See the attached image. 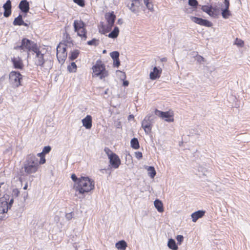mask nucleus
I'll use <instances>...</instances> for the list:
<instances>
[{"mask_svg": "<svg viewBox=\"0 0 250 250\" xmlns=\"http://www.w3.org/2000/svg\"><path fill=\"white\" fill-rule=\"evenodd\" d=\"M3 8L4 10L3 12V16L5 18L9 17L12 12V5L10 0H7L6 2L3 5Z\"/></svg>", "mask_w": 250, "mask_h": 250, "instance_id": "obj_14", "label": "nucleus"}, {"mask_svg": "<svg viewBox=\"0 0 250 250\" xmlns=\"http://www.w3.org/2000/svg\"><path fill=\"white\" fill-rule=\"evenodd\" d=\"M20 47H21V50H26L27 51L28 57L29 55V52L31 51L34 52L39 48V46L35 42L27 38H24L21 40V44L20 45Z\"/></svg>", "mask_w": 250, "mask_h": 250, "instance_id": "obj_5", "label": "nucleus"}, {"mask_svg": "<svg viewBox=\"0 0 250 250\" xmlns=\"http://www.w3.org/2000/svg\"><path fill=\"white\" fill-rule=\"evenodd\" d=\"M134 118V116L133 115H129L128 117V119L129 120H130V119H133Z\"/></svg>", "mask_w": 250, "mask_h": 250, "instance_id": "obj_57", "label": "nucleus"}, {"mask_svg": "<svg viewBox=\"0 0 250 250\" xmlns=\"http://www.w3.org/2000/svg\"><path fill=\"white\" fill-rule=\"evenodd\" d=\"M104 171H106V169H101V171L103 173L104 172Z\"/></svg>", "mask_w": 250, "mask_h": 250, "instance_id": "obj_59", "label": "nucleus"}, {"mask_svg": "<svg viewBox=\"0 0 250 250\" xmlns=\"http://www.w3.org/2000/svg\"><path fill=\"white\" fill-rule=\"evenodd\" d=\"M224 4H225V8L229 9V0H224Z\"/></svg>", "mask_w": 250, "mask_h": 250, "instance_id": "obj_48", "label": "nucleus"}, {"mask_svg": "<svg viewBox=\"0 0 250 250\" xmlns=\"http://www.w3.org/2000/svg\"><path fill=\"white\" fill-rule=\"evenodd\" d=\"M119 33V28L115 26L114 29L108 35V37L110 38L115 39L118 36Z\"/></svg>", "mask_w": 250, "mask_h": 250, "instance_id": "obj_28", "label": "nucleus"}, {"mask_svg": "<svg viewBox=\"0 0 250 250\" xmlns=\"http://www.w3.org/2000/svg\"><path fill=\"white\" fill-rule=\"evenodd\" d=\"M18 7L21 12L24 14L23 17H25L30 9L29 2L27 0H22L20 1Z\"/></svg>", "mask_w": 250, "mask_h": 250, "instance_id": "obj_13", "label": "nucleus"}, {"mask_svg": "<svg viewBox=\"0 0 250 250\" xmlns=\"http://www.w3.org/2000/svg\"><path fill=\"white\" fill-rule=\"evenodd\" d=\"M190 19L194 22L200 25L205 26L206 27H211L212 25V23L209 21L203 19L201 18L191 16Z\"/></svg>", "mask_w": 250, "mask_h": 250, "instance_id": "obj_11", "label": "nucleus"}, {"mask_svg": "<svg viewBox=\"0 0 250 250\" xmlns=\"http://www.w3.org/2000/svg\"><path fill=\"white\" fill-rule=\"evenodd\" d=\"M27 185H25L24 187H23V189H27Z\"/></svg>", "mask_w": 250, "mask_h": 250, "instance_id": "obj_60", "label": "nucleus"}, {"mask_svg": "<svg viewBox=\"0 0 250 250\" xmlns=\"http://www.w3.org/2000/svg\"><path fill=\"white\" fill-rule=\"evenodd\" d=\"M87 44L89 45H93L97 46L99 44V40L95 38H93L92 40L89 41L87 42Z\"/></svg>", "mask_w": 250, "mask_h": 250, "instance_id": "obj_36", "label": "nucleus"}, {"mask_svg": "<svg viewBox=\"0 0 250 250\" xmlns=\"http://www.w3.org/2000/svg\"><path fill=\"white\" fill-rule=\"evenodd\" d=\"M105 52H106V50H104L103 51V53H105Z\"/></svg>", "mask_w": 250, "mask_h": 250, "instance_id": "obj_61", "label": "nucleus"}, {"mask_svg": "<svg viewBox=\"0 0 250 250\" xmlns=\"http://www.w3.org/2000/svg\"><path fill=\"white\" fill-rule=\"evenodd\" d=\"M205 210H199L192 213L191 215L192 221L196 222L198 219L202 218L205 215Z\"/></svg>", "mask_w": 250, "mask_h": 250, "instance_id": "obj_22", "label": "nucleus"}, {"mask_svg": "<svg viewBox=\"0 0 250 250\" xmlns=\"http://www.w3.org/2000/svg\"><path fill=\"white\" fill-rule=\"evenodd\" d=\"M193 9L194 8H193L192 7H191V8H190L188 6H185L183 9V10L185 13H186L187 14H190V13H192V12L194 10Z\"/></svg>", "mask_w": 250, "mask_h": 250, "instance_id": "obj_38", "label": "nucleus"}, {"mask_svg": "<svg viewBox=\"0 0 250 250\" xmlns=\"http://www.w3.org/2000/svg\"><path fill=\"white\" fill-rule=\"evenodd\" d=\"M93 73L100 79H103L108 76V72L105 70L104 64L101 60H98L92 67Z\"/></svg>", "mask_w": 250, "mask_h": 250, "instance_id": "obj_4", "label": "nucleus"}, {"mask_svg": "<svg viewBox=\"0 0 250 250\" xmlns=\"http://www.w3.org/2000/svg\"><path fill=\"white\" fill-rule=\"evenodd\" d=\"M129 8V9L134 13H136L137 10L136 7L139 6V4L135 3V2H131V3L130 6H128Z\"/></svg>", "mask_w": 250, "mask_h": 250, "instance_id": "obj_37", "label": "nucleus"}, {"mask_svg": "<svg viewBox=\"0 0 250 250\" xmlns=\"http://www.w3.org/2000/svg\"><path fill=\"white\" fill-rule=\"evenodd\" d=\"M105 17L108 23V26L110 27V28H111L115 22L116 19L115 15L114 14L113 12H112L111 13H107L105 15Z\"/></svg>", "mask_w": 250, "mask_h": 250, "instance_id": "obj_17", "label": "nucleus"}, {"mask_svg": "<svg viewBox=\"0 0 250 250\" xmlns=\"http://www.w3.org/2000/svg\"><path fill=\"white\" fill-rule=\"evenodd\" d=\"M85 27H84L80 30V32H77V35L81 37L82 40L83 41H85L87 39V30Z\"/></svg>", "mask_w": 250, "mask_h": 250, "instance_id": "obj_27", "label": "nucleus"}, {"mask_svg": "<svg viewBox=\"0 0 250 250\" xmlns=\"http://www.w3.org/2000/svg\"><path fill=\"white\" fill-rule=\"evenodd\" d=\"M95 188L94 181L88 177L81 176L79 181L74 184V188L79 194H83L87 193Z\"/></svg>", "mask_w": 250, "mask_h": 250, "instance_id": "obj_1", "label": "nucleus"}, {"mask_svg": "<svg viewBox=\"0 0 250 250\" xmlns=\"http://www.w3.org/2000/svg\"><path fill=\"white\" fill-rule=\"evenodd\" d=\"M176 239L177 241L178 244L181 245L184 241V236L182 235H178Z\"/></svg>", "mask_w": 250, "mask_h": 250, "instance_id": "obj_42", "label": "nucleus"}, {"mask_svg": "<svg viewBox=\"0 0 250 250\" xmlns=\"http://www.w3.org/2000/svg\"><path fill=\"white\" fill-rule=\"evenodd\" d=\"M67 56L66 45L59 44L57 47V58L60 63H63Z\"/></svg>", "mask_w": 250, "mask_h": 250, "instance_id": "obj_8", "label": "nucleus"}, {"mask_svg": "<svg viewBox=\"0 0 250 250\" xmlns=\"http://www.w3.org/2000/svg\"><path fill=\"white\" fill-rule=\"evenodd\" d=\"M104 150L105 152L106 153V154L107 155L108 158H109V156H110V154H115L114 153L112 152L111 151V150L109 148H108V147H105Z\"/></svg>", "mask_w": 250, "mask_h": 250, "instance_id": "obj_44", "label": "nucleus"}, {"mask_svg": "<svg viewBox=\"0 0 250 250\" xmlns=\"http://www.w3.org/2000/svg\"><path fill=\"white\" fill-rule=\"evenodd\" d=\"M147 171L148 172V175L151 178H153L155 176V175L156 174V172L155 168L153 167H152V166L148 167L147 168Z\"/></svg>", "mask_w": 250, "mask_h": 250, "instance_id": "obj_31", "label": "nucleus"}, {"mask_svg": "<svg viewBox=\"0 0 250 250\" xmlns=\"http://www.w3.org/2000/svg\"><path fill=\"white\" fill-rule=\"evenodd\" d=\"M39 166L38 158L34 154H30L27 156L25 161L24 162L22 168L27 174L35 173Z\"/></svg>", "mask_w": 250, "mask_h": 250, "instance_id": "obj_2", "label": "nucleus"}, {"mask_svg": "<svg viewBox=\"0 0 250 250\" xmlns=\"http://www.w3.org/2000/svg\"><path fill=\"white\" fill-rule=\"evenodd\" d=\"M115 246L118 250H125L127 247V243L124 240H121L117 242Z\"/></svg>", "mask_w": 250, "mask_h": 250, "instance_id": "obj_26", "label": "nucleus"}, {"mask_svg": "<svg viewBox=\"0 0 250 250\" xmlns=\"http://www.w3.org/2000/svg\"><path fill=\"white\" fill-rule=\"evenodd\" d=\"M71 178L72 180L75 182V184L77 183L79 181V178H78L75 174H72Z\"/></svg>", "mask_w": 250, "mask_h": 250, "instance_id": "obj_45", "label": "nucleus"}, {"mask_svg": "<svg viewBox=\"0 0 250 250\" xmlns=\"http://www.w3.org/2000/svg\"><path fill=\"white\" fill-rule=\"evenodd\" d=\"M109 29H103V32H102V34H105L106 33L108 32L109 31V30L111 29V28H110V27L109 26Z\"/></svg>", "mask_w": 250, "mask_h": 250, "instance_id": "obj_51", "label": "nucleus"}, {"mask_svg": "<svg viewBox=\"0 0 250 250\" xmlns=\"http://www.w3.org/2000/svg\"><path fill=\"white\" fill-rule=\"evenodd\" d=\"M44 155H45V154L42 153V152L41 153H39L38 154V156L40 157V158H41V156H42V157L44 156Z\"/></svg>", "mask_w": 250, "mask_h": 250, "instance_id": "obj_55", "label": "nucleus"}, {"mask_svg": "<svg viewBox=\"0 0 250 250\" xmlns=\"http://www.w3.org/2000/svg\"><path fill=\"white\" fill-rule=\"evenodd\" d=\"M4 183L3 182L0 183V196L1 195V193H2V190L1 189V187L2 186L4 185Z\"/></svg>", "mask_w": 250, "mask_h": 250, "instance_id": "obj_54", "label": "nucleus"}, {"mask_svg": "<svg viewBox=\"0 0 250 250\" xmlns=\"http://www.w3.org/2000/svg\"><path fill=\"white\" fill-rule=\"evenodd\" d=\"M167 246L170 249L172 250H177L178 249V247L175 240L172 238L168 239Z\"/></svg>", "mask_w": 250, "mask_h": 250, "instance_id": "obj_25", "label": "nucleus"}, {"mask_svg": "<svg viewBox=\"0 0 250 250\" xmlns=\"http://www.w3.org/2000/svg\"><path fill=\"white\" fill-rule=\"evenodd\" d=\"M120 20H121L120 19H119V20H118V22H121V21H120Z\"/></svg>", "mask_w": 250, "mask_h": 250, "instance_id": "obj_62", "label": "nucleus"}, {"mask_svg": "<svg viewBox=\"0 0 250 250\" xmlns=\"http://www.w3.org/2000/svg\"><path fill=\"white\" fill-rule=\"evenodd\" d=\"M20 191L17 188L13 189L12 193V198H14L18 197Z\"/></svg>", "mask_w": 250, "mask_h": 250, "instance_id": "obj_41", "label": "nucleus"}, {"mask_svg": "<svg viewBox=\"0 0 250 250\" xmlns=\"http://www.w3.org/2000/svg\"><path fill=\"white\" fill-rule=\"evenodd\" d=\"M11 61L15 68L19 69H22L23 68V65L21 58L14 57L13 58H12Z\"/></svg>", "mask_w": 250, "mask_h": 250, "instance_id": "obj_20", "label": "nucleus"}, {"mask_svg": "<svg viewBox=\"0 0 250 250\" xmlns=\"http://www.w3.org/2000/svg\"><path fill=\"white\" fill-rule=\"evenodd\" d=\"M110 56L113 60V66L114 67L118 68L120 65V61L119 60V52L117 51H113L110 53Z\"/></svg>", "mask_w": 250, "mask_h": 250, "instance_id": "obj_15", "label": "nucleus"}, {"mask_svg": "<svg viewBox=\"0 0 250 250\" xmlns=\"http://www.w3.org/2000/svg\"><path fill=\"white\" fill-rule=\"evenodd\" d=\"M109 163L114 168H118L121 164V160L116 154H111L109 156Z\"/></svg>", "mask_w": 250, "mask_h": 250, "instance_id": "obj_12", "label": "nucleus"}, {"mask_svg": "<svg viewBox=\"0 0 250 250\" xmlns=\"http://www.w3.org/2000/svg\"><path fill=\"white\" fill-rule=\"evenodd\" d=\"M197 59V61L200 63H201L202 62L204 61V58L201 56H198Z\"/></svg>", "mask_w": 250, "mask_h": 250, "instance_id": "obj_50", "label": "nucleus"}, {"mask_svg": "<svg viewBox=\"0 0 250 250\" xmlns=\"http://www.w3.org/2000/svg\"><path fill=\"white\" fill-rule=\"evenodd\" d=\"M135 157L138 159L140 160L143 157V154L141 152L137 151L135 153Z\"/></svg>", "mask_w": 250, "mask_h": 250, "instance_id": "obj_43", "label": "nucleus"}, {"mask_svg": "<svg viewBox=\"0 0 250 250\" xmlns=\"http://www.w3.org/2000/svg\"><path fill=\"white\" fill-rule=\"evenodd\" d=\"M65 217H66V219L68 220H71L73 217V213L70 212V213H66L65 215Z\"/></svg>", "mask_w": 250, "mask_h": 250, "instance_id": "obj_46", "label": "nucleus"}, {"mask_svg": "<svg viewBox=\"0 0 250 250\" xmlns=\"http://www.w3.org/2000/svg\"><path fill=\"white\" fill-rule=\"evenodd\" d=\"M73 1L78 5L83 7L85 5L84 0H73Z\"/></svg>", "mask_w": 250, "mask_h": 250, "instance_id": "obj_40", "label": "nucleus"}, {"mask_svg": "<svg viewBox=\"0 0 250 250\" xmlns=\"http://www.w3.org/2000/svg\"><path fill=\"white\" fill-rule=\"evenodd\" d=\"M83 125L86 129H90L92 127V117L87 115L82 120Z\"/></svg>", "mask_w": 250, "mask_h": 250, "instance_id": "obj_23", "label": "nucleus"}, {"mask_svg": "<svg viewBox=\"0 0 250 250\" xmlns=\"http://www.w3.org/2000/svg\"><path fill=\"white\" fill-rule=\"evenodd\" d=\"M74 31L75 32H80V30L84 27H86V24L82 21L75 20L73 23Z\"/></svg>", "mask_w": 250, "mask_h": 250, "instance_id": "obj_18", "label": "nucleus"}, {"mask_svg": "<svg viewBox=\"0 0 250 250\" xmlns=\"http://www.w3.org/2000/svg\"><path fill=\"white\" fill-rule=\"evenodd\" d=\"M9 82L13 87H18L21 84L22 75L19 72L12 71L9 75Z\"/></svg>", "mask_w": 250, "mask_h": 250, "instance_id": "obj_6", "label": "nucleus"}, {"mask_svg": "<svg viewBox=\"0 0 250 250\" xmlns=\"http://www.w3.org/2000/svg\"><path fill=\"white\" fill-rule=\"evenodd\" d=\"M129 84V82L127 81H124L123 83V85L124 86H127Z\"/></svg>", "mask_w": 250, "mask_h": 250, "instance_id": "obj_52", "label": "nucleus"}, {"mask_svg": "<svg viewBox=\"0 0 250 250\" xmlns=\"http://www.w3.org/2000/svg\"><path fill=\"white\" fill-rule=\"evenodd\" d=\"M154 205L158 212H163L164 211L163 204L161 201L159 199L155 200Z\"/></svg>", "mask_w": 250, "mask_h": 250, "instance_id": "obj_24", "label": "nucleus"}, {"mask_svg": "<svg viewBox=\"0 0 250 250\" xmlns=\"http://www.w3.org/2000/svg\"><path fill=\"white\" fill-rule=\"evenodd\" d=\"M201 7V10L207 13L208 15L212 17H215L216 14L215 12L212 11L213 7L211 5L208 6V5H199Z\"/></svg>", "mask_w": 250, "mask_h": 250, "instance_id": "obj_19", "label": "nucleus"}, {"mask_svg": "<svg viewBox=\"0 0 250 250\" xmlns=\"http://www.w3.org/2000/svg\"><path fill=\"white\" fill-rule=\"evenodd\" d=\"M154 113L156 116L164 119L166 122H172L174 121L173 114L171 112H164L156 109L155 110Z\"/></svg>", "mask_w": 250, "mask_h": 250, "instance_id": "obj_10", "label": "nucleus"}, {"mask_svg": "<svg viewBox=\"0 0 250 250\" xmlns=\"http://www.w3.org/2000/svg\"><path fill=\"white\" fill-rule=\"evenodd\" d=\"M236 41H237V42H236L235 43L240 46H242L244 44V42L241 40H238V39H237Z\"/></svg>", "mask_w": 250, "mask_h": 250, "instance_id": "obj_47", "label": "nucleus"}, {"mask_svg": "<svg viewBox=\"0 0 250 250\" xmlns=\"http://www.w3.org/2000/svg\"><path fill=\"white\" fill-rule=\"evenodd\" d=\"M9 199V195L6 194L0 198V220L5 217V213L10 209L14 203V198H12L8 202Z\"/></svg>", "mask_w": 250, "mask_h": 250, "instance_id": "obj_3", "label": "nucleus"}, {"mask_svg": "<svg viewBox=\"0 0 250 250\" xmlns=\"http://www.w3.org/2000/svg\"><path fill=\"white\" fill-rule=\"evenodd\" d=\"M160 61L161 62H167V58H165V57H164V58H162L160 59Z\"/></svg>", "mask_w": 250, "mask_h": 250, "instance_id": "obj_53", "label": "nucleus"}, {"mask_svg": "<svg viewBox=\"0 0 250 250\" xmlns=\"http://www.w3.org/2000/svg\"><path fill=\"white\" fill-rule=\"evenodd\" d=\"M162 71V70L161 68H159L155 66L153 68V71L150 73V79L152 80H155L159 78L161 76Z\"/></svg>", "mask_w": 250, "mask_h": 250, "instance_id": "obj_16", "label": "nucleus"}, {"mask_svg": "<svg viewBox=\"0 0 250 250\" xmlns=\"http://www.w3.org/2000/svg\"><path fill=\"white\" fill-rule=\"evenodd\" d=\"M13 24L14 25H18V26H21V25H23L24 26H26V27H28V24L26 23H25L23 20V18H22V16L21 15V14H19V16L16 17L13 22Z\"/></svg>", "mask_w": 250, "mask_h": 250, "instance_id": "obj_21", "label": "nucleus"}, {"mask_svg": "<svg viewBox=\"0 0 250 250\" xmlns=\"http://www.w3.org/2000/svg\"><path fill=\"white\" fill-rule=\"evenodd\" d=\"M154 118L152 115H147L142 122V127L144 129L146 134H149L152 129Z\"/></svg>", "mask_w": 250, "mask_h": 250, "instance_id": "obj_7", "label": "nucleus"}, {"mask_svg": "<svg viewBox=\"0 0 250 250\" xmlns=\"http://www.w3.org/2000/svg\"><path fill=\"white\" fill-rule=\"evenodd\" d=\"M20 45H18L17 46H15L14 47V49H20L21 50V47H20Z\"/></svg>", "mask_w": 250, "mask_h": 250, "instance_id": "obj_58", "label": "nucleus"}, {"mask_svg": "<svg viewBox=\"0 0 250 250\" xmlns=\"http://www.w3.org/2000/svg\"><path fill=\"white\" fill-rule=\"evenodd\" d=\"M144 2L148 9L150 11H152L153 10L152 0H144Z\"/></svg>", "mask_w": 250, "mask_h": 250, "instance_id": "obj_33", "label": "nucleus"}, {"mask_svg": "<svg viewBox=\"0 0 250 250\" xmlns=\"http://www.w3.org/2000/svg\"><path fill=\"white\" fill-rule=\"evenodd\" d=\"M67 70L69 72H75L77 70V65L74 62H72L70 65L67 66Z\"/></svg>", "mask_w": 250, "mask_h": 250, "instance_id": "obj_34", "label": "nucleus"}, {"mask_svg": "<svg viewBox=\"0 0 250 250\" xmlns=\"http://www.w3.org/2000/svg\"><path fill=\"white\" fill-rule=\"evenodd\" d=\"M33 52L35 53V56L34 58L35 65L37 66L43 67L45 62L44 58V54L42 53L39 47Z\"/></svg>", "mask_w": 250, "mask_h": 250, "instance_id": "obj_9", "label": "nucleus"}, {"mask_svg": "<svg viewBox=\"0 0 250 250\" xmlns=\"http://www.w3.org/2000/svg\"><path fill=\"white\" fill-rule=\"evenodd\" d=\"M131 0V2H135V3H136V4H139V0Z\"/></svg>", "mask_w": 250, "mask_h": 250, "instance_id": "obj_56", "label": "nucleus"}, {"mask_svg": "<svg viewBox=\"0 0 250 250\" xmlns=\"http://www.w3.org/2000/svg\"><path fill=\"white\" fill-rule=\"evenodd\" d=\"M80 54V51L78 50H74L71 51L69 53V59L70 61H73L77 59Z\"/></svg>", "mask_w": 250, "mask_h": 250, "instance_id": "obj_30", "label": "nucleus"}, {"mask_svg": "<svg viewBox=\"0 0 250 250\" xmlns=\"http://www.w3.org/2000/svg\"><path fill=\"white\" fill-rule=\"evenodd\" d=\"M45 162H46V160L45 159V157L44 156H43V157L41 156V158H40V161L39 162V164H44L45 163Z\"/></svg>", "mask_w": 250, "mask_h": 250, "instance_id": "obj_49", "label": "nucleus"}, {"mask_svg": "<svg viewBox=\"0 0 250 250\" xmlns=\"http://www.w3.org/2000/svg\"><path fill=\"white\" fill-rule=\"evenodd\" d=\"M222 16L224 19H228L229 16L231 15L229 9L224 8L222 9Z\"/></svg>", "mask_w": 250, "mask_h": 250, "instance_id": "obj_32", "label": "nucleus"}, {"mask_svg": "<svg viewBox=\"0 0 250 250\" xmlns=\"http://www.w3.org/2000/svg\"><path fill=\"white\" fill-rule=\"evenodd\" d=\"M130 146L132 148L135 149H137L139 148L140 145L137 138H133L131 140Z\"/></svg>", "mask_w": 250, "mask_h": 250, "instance_id": "obj_29", "label": "nucleus"}, {"mask_svg": "<svg viewBox=\"0 0 250 250\" xmlns=\"http://www.w3.org/2000/svg\"><path fill=\"white\" fill-rule=\"evenodd\" d=\"M51 150V146H45L43 147L42 149V153H44L45 154H48V153H49Z\"/></svg>", "mask_w": 250, "mask_h": 250, "instance_id": "obj_39", "label": "nucleus"}, {"mask_svg": "<svg viewBox=\"0 0 250 250\" xmlns=\"http://www.w3.org/2000/svg\"><path fill=\"white\" fill-rule=\"evenodd\" d=\"M188 4L194 9H196L198 6H199L197 0H188Z\"/></svg>", "mask_w": 250, "mask_h": 250, "instance_id": "obj_35", "label": "nucleus"}]
</instances>
